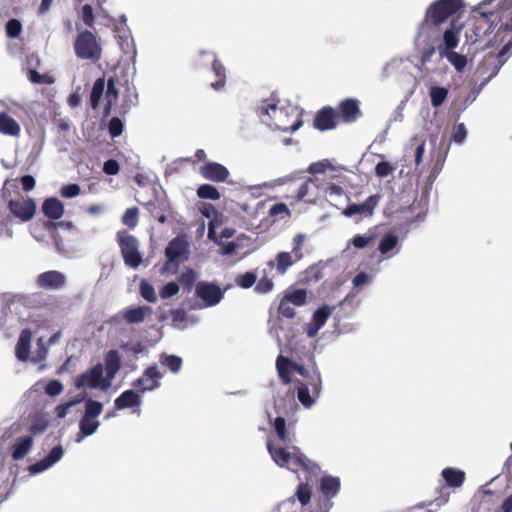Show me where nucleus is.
<instances>
[{
    "instance_id": "nucleus-1",
    "label": "nucleus",
    "mask_w": 512,
    "mask_h": 512,
    "mask_svg": "<svg viewBox=\"0 0 512 512\" xmlns=\"http://www.w3.org/2000/svg\"><path fill=\"white\" fill-rule=\"evenodd\" d=\"M470 32L466 33L467 39L476 43L489 36L495 28L502 24L499 8L496 0H484L471 11Z\"/></svg>"
},
{
    "instance_id": "nucleus-2",
    "label": "nucleus",
    "mask_w": 512,
    "mask_h": 512,
    "mask_svg": "<svg viewBox=\"0 0 512 512\" xmlns=\"http://www.w3.org/2000/svg\"><path fill=\"white\" fill-rule=\"evenodd\" d=\"M267 450L273 461L281 468H286L292 472L303 470L308 475L315 477H318L321 473L320 466L307 458L297 446L276 445L269 440Z\"/></svg>"
},
{
    "instance_id": "nucleus-3",
    "label": "nucleus",
    "mask_w": 512,
    "mask_h": 512,
    "mask_svg": "<svg viewBox=\"0 0 512 512\" xmlns=\"http://www.w3.org/2000/svg\"><path fill=\"white\" fill-rule=\"evenodd\" d=\"M307 171L314 176L301 184L296 194V200L314 202L318 196L316 191H319L320 180H325L324 177L319 175L325 176L326 172L329 171L331 172V178H333L336 167L328 159H323L310 164Z\"/></svg>"
},
{
    "instance_id": "nucleus-4",
    "label": "nucleus",
    "mask_w": 512,
    "mask_h": 512,
    "mask_svg": "<svg viewBox=\"0 0 512 512\" xmlns=\"http://www.w3.org/2000/svg\"><path fill=\"white\" fill-rule=\"evenodd\" d=\"M463 7V0H436L426 9L421 27H438Z\"/></svg>"
},
{
    "instance_id": "nucleus-5",
    "label": "nucleus",
    "mask_w": 512,
    "mask_h": 512,
    "mask_svg": "<svg viewBox=\"0 0 512 512\" xmlns=\"http://www.w3.org/2000/svg\"><path fill=\"white\" fill-rule=\"evenodd\" d=\"M499 8L502 24L497 29L493 40L488 43L503 44L499 56L505 55L512 46V0H496Z\"/></svg>"
},
{
    "instance_id": "nucleus-6",
    "label": "nucleus",
    "mask_w": 512,
    "mask_h": 512,
    "mask_svg": "<svg viewBox=\"0 0 512 512\" xmlns=\"http://www.w3.org/2000/svg\"><path fill=\"white\" fill-rule=\"evenodd\" d=\"M73 48L76 56L82 60L97 62L101 59L100 42L97 36L89 30H84L77 35Z\"/></svg>"
},
{
    "instance_id": "nucleus-7",
    "label": "nucleus",
    "mask_w": 512,
    "mask_h": 512,
    "mask_svg": "<svg viewBox=\"0 0 512 512\" xmlns=\"http://www.w3.org/2000/svg\"><path fill=\"white\" fill-rule=\"evenodd\" d=\"M116 237L125 265L137 269L143 261L138 239L126 230L118 231Z\"/></svg>"
},
{
    "instance_id": "nucleus-8",
    "label": "nucleus",
    "mask_w": 512,
    "mask_h": 512,
    "mask_svg": "<svg viewBox=\"0 0 512 512\" xmlns=\"http://www.w3.org/2000/svg\"><path fill=\"white\" fill-rule=\"evenodd\" d=\"M105 383H107V381L104 377V369L102 363H97L87 371L79 374L74 379V386L77 389L90 388L107 391L111 385H106Z\"/></svg>"
},
{
    "instance_id": "nucleus-9",
    "label": "nucleus",
    "mask_w": 512,
    "mask_h": 512,
    "mask_svg": "<svg viewBox=\"0 0 512 512\" xmlns=\"http://www.w3.org/2000/svg\"><path fill=\"white\" fill-rule=\"evenodd\" d=\"M42 212L49 219L43 223L44 228L52 235L57 227L62 226V222H54L58 220L64 213V206L60 200L51 197L46 199L42 204Z\"/></svg>"
},
{
    "instance_id": "nucleus-10",
    "label": "nucleus",
    "mask_w": 512,
    "mask_h": 512,
    "mask_svg": "<svg viewBox=\"0 0 512 512\" xmlns=\"http://www.w3.org/2000/svg\"><path fill=\"white\" fill-rule=\"evenodd\" d=\"M188 253L187 242L180 237L173 238L165 249V256L167 261L165 263V270L176 271L178 260Z\"/></svg>"
},
{
    "instance_id": "nucleus-11",
    "label": "nucleus",
    "mask_w": 512,
    "mask_h": 512,
    "mask_svg": "<svg viewBox=\"0 0 512 512\" xmlns=\"http://www.w3.org/2000/svg\"><path fill=\"white\" fill-rule=\"evenodd\" d=\"M195 294L204 302L206 307L215 306L224 297V291L212 282H199L196 285Z\"/></svg>"
},
{
    "instance_id": "nucleus-12",
    "label": "nucleus",
    "mask_w": 512,
    "mask_h": 512,
    "mask_svg": "<svg viewBox=\"0 0 512 512\" xmlns=\"http://www.w3.org/2000/svg\"><path fill=\"white\" fill-rule=\"evenodd\" d=\"M336 112L339 123H354L362 116L360 102L354 98L342 100Z\"/></svg>"
},
{
    "instance_id": "nucleus-13",
    "label": "nucleus",
    "mask_w": 512,
    "mask_h": 512,
    "mask_svg": "<svg viewBox=\"0 0 512 512\" xmlns=\"http://www.w3.org/2000/svg\"><path fill=\"white\" fill-rule=\"evenodd\" d=\"M338 124L337 112L331 106H324L318 110L313 120L314 128L321 132L333 130Z\"/></svg>"
},
{
    "instance_id": "nucleus-14",
    "label": "nucleus",
    "mask_w": 512,
    "mask_h": 512,
    "mask_svg": "<svg viewBox=\"0 0 512 512\" xmlns=\"http://www.w3.org/2000/svg\"><path fill=\"white\" fill-rule=\"evenodd\" d=\"M161 378L162 374L157 370L156 366H150L145 369L141 377L132 383V386L140 394H143L146 391L157 388L160 385L159 380Z\"/></svg>"
},
{
    "instance_id": "nucleus-15",
    "label": "nucleus",
    "mask_w": 512,
    "mask_h": 512,
    "mask_svg": "<svg viewBox=\"0 0 512 512\" xmlns=\"http://www.w3.org/2000/svg\"><path fill=\"white\" fill-rule=\"evenodd\" d=\"M10 212L21 221H29L36 212V203L33 199L10 200L8 203Z\"/></svg>"
},
{
    "instance_id": "nucleus-16",
    "label": "nucleus",
    "mask_w": 512,
    "mask_h": 512,
    "mask_svg": "<svg viewBox=\"0 0 512 512\" xmlns=\"http://www.w3.org/2000/svg\"><path fill=\"white\" fill-rule=\"evenodd\" d=\"M333 309V307L328 305H322L313 313L312 319L306 327L308 337L313 338L318 334L319 330L325 325L331 316Z\"/></svg>"
},
{
    "instance_id": "nucleus-17",
    "label": "nucleus",
    "mask_w": 512,
    "mask_h": 512,
    "mask_svg": "<svg viewBox=\"0 0 512 512\" xmlns=\"http://www.w3.org/2000/svg\"><path fill=\"white\" fill-rule=\"evenodd\" d=\"M380 200V196L375 194L369 196L363 203L360 204H350L348 205L343 214L346 217H352L354 215L359 214L361 217H370L375 207L377 206L378 202Z\"/></svg>"
},
{
    "instance_id": "nucleus-18",
    "label": "nucleus",
    "mask_w": 512,
    "mask_h": 512,
    "mask_svg": "<svg viewBox=\"0 0 512 512\" xmlns=\"http://www.w3.org/2000/svg\"><path fill=\"white\" fill-rule=\"evenodd\" d=\"M146 208L151 216L159 223L164 224L168 221V214L171 212L170 202L165 198H155L146 204Z\"/></svg>"
},
{
    "instance_id": "nucleus-19",
    "label": "nucleus",
    "mask_w": 512,
    "mask_h": 512,
    "mask_svg": "<svg viewBox=\"0 0 512 512\" xmlns=\"http://www.w3.org/2000/svg\"><path fill=\"white\" fill-rule=\"evenodd\" d=\"M121 368V356L117 350H109L105 354L103 369L105 371L106 385H112V382Z\"/></svg>"
},
{
    "instance_id": "nucleus-20",
    "label": "nucleus",
    "mask_w": 512,
    "mask_h": 512,
    "mask_svg": "<svg viewBox=\"0 0 512 512\" xmlns=\"http://www.w3.org/2000/svg\"><path fill=\"white\" fill-rule=\"evenodd\" d=\"M200 174L207 180L224 182L229 176V171L220 163L206 162L200 167Z\"/></svg>"
},
{
    "instance_id": "nucleus-21",
    "label": "nucleus",
    "mask_w": 512,
    "mask_h": 512,
    "mask_svg": "<svg viewBox=\"0 0 512 512\" xmlns=\"http://www.w3.org/2000/svg\"><path fill=\"white\" fill-rule=\"evenodd\" d=\"M142 404V394L135 388L125 390L114 401V407L117 410L127 408H139Z\"/></svg>"
},
{
    "instance_id": "nucleus-22",
    "label": "nucleus",
    "mask_w": 512,
    "mask_h": 512,
    "mask_svg": "<svg viewBox=\"0 0 512 512\" xmlns=\"http://www.w3.org/2000/svg\"><path fill=\"white\" fill-rule=\"evenodd\" d=\"M36 284L46 290L59 289L64 285V274L55 270L43 272L37 277Z\"/></svg>"
},
{
    "instance_id": "nucleus-23",
    "label": "nucleus",
    "mask_w": 512,
    "mask_h": 512,
    "mask_svg": "<svg viewBox=\"0 0 512 512\" xmlns=\"http://www.w3.org/2000/svg\"><path fill=\"white\" fill-rule=\"evenodd\" d=\"M460 29L461 27H457L454 22H451L450 27L444 31L443 41L437 46L440 55L442 52L452 51L458 46Z\"/></svg>"
},
{
    "instance_id": "nucleus-24",
    "label": "nucleus",
    "mask_w": 512,
    "mask_h": 512,
    "mask_svg": "<svg viewBox=\"0 0 512 512\" xmlns=\"http://www.w3.org/2000/svg\"><path fill=\"white\" fill-rule=\"evenodd\" d=\"M63 455L62 447L56 446L54 447L50 453L43 459L37 461L29 467L31 473H40L49 467H51L54 463L59 461Z\"/></svg>"
},
{
    "instance_id": "nucleus-25",
    "label": "nucleus",
    "mask_w": 512,
    "mask_h": 512,
    "mask_svg": "<svg viewBox=\"0 0 512 512\" xmlns=\"http://www.w3.org/2000/svg\"><path fill=\"white\" fill-rule=\"evenodd\" d=\"M150 314H152V308L144 305L128 308L123 311L122 316L127 324H139L142 323Z\"/></svg>"
},
{
    "instance_id": "nucleus-26",
    "label": "nucleus",
    "mask_w": 512,
    "mask_h": 512,
    "mask_svg": "<svg viewBox=\"0 0 512 512\" xmlns=\"http://www.w3.org/2000/svg\"><path fill=\"white\" fill-rule=\"evenodd\" d=\"M29 420H30L29 431L33 435L43 433L47 429L49 422H50L48 413L44 412L43 410H37V411L31 413L29 416Z\"/></svg>"
},
{
    "instance_id": "nucleus-27",
    "label": "nucleus",
    "mask_w": 512,
    "mask_h": 512,
    "mask_svg": "<svg viewBox=\"0 0 512 512\" xmlns=\"http://www.w3.org/2000/svg\"><path fill=\"white\" fill-rule=\"evenodd\" d=\"M32 339V333L29 329H24L21 331L15 353L16 357L20 361H26L29 358L30 353V344Z\"/></svg>"
},
{
    "instance_id": "nucleus-28",
    "label": "nucleus",
    "mask_w": 512,
    "mask_h": 512,
    "mask_svg": "<svg viewBox=\"0 0 512 512\" xmlns=\"http://www.w3.org/2000/svg\"><path fill=\"white\" fill-rule=\"evenodd\" d=\"M211 55L212 57V70L217 78L215 82L211 83V87L215 90H220L225 86L226 73L223 64L216 58L214 53L202 51L201 55Z\"/></svg>"
},
{
    "instance_id": "nucleus-29",
    "label": "nucleus",
    "mask_w": 512,
    "mask_h": 512,
    "mask_svg": "<svg viewBox=\"0 0 512 512\" xmlns=\"http://www.w3.org/2000/svg\"><path fill=\"white\" fill-rule=\"evenodd\" d=\"M20 132L21 128L18 122L6 112H0V133L17 137Z\"/></svg>"
},
{
    "instance_id": "nucleus-30",
    "label": "nucleus",
    "mask_w": 512,
    "mask_h": 512,
    "mask_svg": "<svg viewBox=\"0 0 512 512\" xmlns=\"http://www.w3.org/2000/svg\"><path fill=\"white\" fill-rule=\"evenodd\" d=\"M333 178H331V172H326L324 178L325 180H320L319 183V191H322L324 194L328 195H342L344 194V189L333 182L334 179L339 178L338 170L336 169V172L334 173ZM323 177V175H320Z\"/></svg>"
},
{
    "instance_id": "nucleus-31",
    "label": "nucleus",
    "mask_w": 512,
    "mask_h": 512,
    "mask_svg": "<svg viewBox=\"0 0 512 512\" xmlns=\"http://www.w3.org/2000/svg\"><path fill=\"white\" fill-rule=\"evenodd\" d=\"M33 445L31 436L19 437L11 447V456L14 460L23 459L30 451Z\"/></svg>"
},
{
    "instance_id": "nucleus-32",
    "label": "nucleus",
    "mask_w": 512,
    "mask_h": 512,
    "mask_svg": "<svg viewBox=\"0 0 512 512\" xmlns=\"http://www.w3.org/2000/svg\"><path fill=\"white\" fill-rule=\"evenodd\" d=\"M296 262L298 260L290 252H279L275 261H270L268 264L271 267L275 266L277 273L283 275Z\"/></svg>"
},
{
    "instance_id": "nucleus-33",
    "label": "nucleus",
    "mask_w": 512,
    "mask_h": 512,
    "mask_svg": "<svg viewBox=\"0 0 512 512\" xmlns=\"http://www.w3.org/2000/svg\"><path fill=\"white\" fill-rule=\"evenodd\" d=\"M293 361L289 358L279 355L276 360V369L281 382L285 385L291 383V373L293 372Z\"/></svg>"
},
{
    "instance_id": "nucleus-34",
    "label": "nucleus",
    "mask_w": 512,
    "mask_h": 512,
    "mask_svg": "<svg viewBox=\"0 0 512 512\" xmlns=\"http://www.w3.org/2000/svg\"><path fill=\"white\" fill-rule=\"evenodd\" d=\"M340 479L334 476H324L320 482V491L327 498L331 499L339 492Z\"/></svg>"
},
{
    "instance_id": "nucleus-35",
    "label": "nucleus",
    "mask_w": 512,
    "mask_h": 512,
    "mask_svg": "<svg viewBox=\"0 0 512 512\" xmlns=\"http://www.w3.org/2000/svg\"><path fill=\"white\" fill-rule=\"evenodd\" d=\"M100 422L97 419L82 416L79 421V433L76 441L79 442L82 438L92 435L99 427Z\"/></svg>"
},
{
    "instance_id": "nucleus-36",
    "label": "nucleus",
    "mask_w": 512,
    "mask_h": 512,
    "mask_svg": "<svg viewBox=\"0 0 512 512\" xmlns=\"http://www.w3.org/2000/svg\"><path fill=\"white\" fill-rule=\"evenodd\" d=\"M442 477L449 487H460L465 481V473L454 468H445L442 470Z\"/></svg>"
},
{
    "instance_id": "nucleus-37",
    "label": "nucleus",
    "mask_w": 512,
    "mask_h": 512,
    "mask_svg": "<svg viewBox=\"0 0 512 512\" xmlns=\"http://www.w3.org/2000/svg\"><path fill=\"white\" fill-rule=\"evenodd\" d=\"M313 478L316 477L309 475L306 478L305 482H302L298 485L297 490L295 492V496L297 497L302 506H306L311 500V483L313 482Z\"/></svg>"
},
{
    "instance_id": "nucleus-38",
    "label": "nucleus",
    "mask_w": 512,
    "mask_h": 512,
    "mask_svg": "<svg viewBox=\"0 0 512 512\" xmlns=\"http://www.w3.org/2000/svg\"><path fill=\"white\" fill-rule=\"evenodd\" d=\"M399 246V238L397 235L392 233L385 234L378 245V250L384 256H390L389 253L392 252Z\"/></svg>"
},
{
    "instance_id": "nucleus-39",
    "label": "nucleus",
    "mask_w": 512,
    "mask_h": 512,
    "mask_svg": "<svg viewBox=\"0 0 512 512\" xmlns=\"http://www.w3.org/2000/svg\"><path fill=\"white\" fill-rule=\"evenodd\" d=\"M274 429L281 445L290 444L292 442V437L286 429V421L283 417L278 416L275 418Z\"/></svg>"
},
{
    "instance_id": "nucleus-40",
    "label": "nucleus",
    "mask_w": 512,
    "mask_h": 512,
    "mask_svg": "<svg viewBox=\"0 0 512 512\" xmlns=\"http://www.w3.org/2000/svg\"><path fill=\"white\" fill-rule=\"evenodd\" d=\"M118 89L115 85L114 78H109L107 82V90H106V104H105V115H108L111 111L112 105L117 101L118 99Z\"/></svg>"
},
{
    "instance_id": "nucleus-41",
    "label": "nucleus",
    "mask_w": 512,
    "mask_h": 512,
    "mask_svg": "<svg viewBox=\"0 0 512 512\" xmlns=\"http://www.w3.org/2000/svg\"><path fill=\"white\" fill-rule=\"evenodd\" d=\"M429 96L432 106L438 108L445 102L448 96V89L440 86H431Z\"/></svg>"
},
{
    "instance_id": "nucleus-42",
    "label": "nucleus",
    "mask_w": 512,
    "mask_h": 512,
    "mask_svg": "<svg viewBox=\"0 0 512 512\" xmlns=\"http://www.w3.org/2000/svg\"><path fill=\"white\" fill-rule=\"evenodd\" d=\"M297 384V397L301 404L307 408L311 407L315 402V397L309 393V387L306 383L298 380Z\"/></svg>"
},
{
    "instance_id": "nucleus-43",
    "label": "nucleus",
    "mask_w": 512,
    "mask_h": 512,
    "mask_svg": "<svg viewBox=\"0 0 512 512\" xmlns=\"http://www.w3.org/2000/svg\"><path fill=\"white\" fill-rule=\"evenodd\" d=\"M441 57L447 58V60L455 67L458 72L464 70L467 65L466 56L459 54L455 51L442 52Z\"/></svg>"
},
{
    "instance_id": "nucleus-44",
    "label": "nucleus",
    "mask_w": 512,
    "mask_h": 512,
    "mask_svg": "<svg viewBox=\"0 0 512 512\" xmlns=\"http://www.w3.org/2000/svg\"><path fill=\"white\" fill-rule=\"evenodd\" d=\"M105 81L104 78L97 79L92 87L90 94V105L93 109H96L99 105L100 99L104 93Z\"/></svg>"
},
{
    "instance_id": "nucleus-45",
    "label": "nucleus",
    "mask_w": 512,
    "mask_h": 512,
    "mask_svg": "<svg viewBox=\"0 0 512 512\" xmlns=\"http://www.w3.org/2000/svg\"><path fill=\"white\" fill-rule=\"evenodd\" d=\"M197 196L201 199L219 200L221 195L218 189L211 184H202L197 188Z\"/></svg>"
},
{
    "instance_id": "nucleus-46",
    "label": "nucleus",
    "mask_w": 512,
    "mask_h": 512,
    "mask_svg": "<svg viewBox=\"0 0 512 512\" xmlns=\"http://www.w3.org/2000/svg\"><path fill=\"white\" fill-rule=\"evenodd\" d=\"M377 235L375 231L369 230L366 234L361 235L357 234L355 235L351 243L355 248L362 249L366 246H369L373 241L376 239Z\"/></svg>"
},
{
    "instance_id": "nucleus-47",
    "label": "nucleus",
    "mask_w": 512,
    "mask_h": 512,
    "mask_svg": "<svg viewBox=\"0 0 512 512\" xmlns=\"http://www.w3.org/2000/svg\"><path fill=\"white\" fill-rule=\"evenodd\" d=\"M103 411V404L91 398L85 401L84 416L96 419Z\"/></svg>"
},
{
    "instance_id": "nucleus-48",
    "label": "nucleus",
    "mask_w": 512,
    "mask_h": 512,
    "mask_svg": "<svg viewBox=\"0 0 512 512\" xmlns=\"http://www.w3.org/2000/svg\"><path fill=\"white\" fill-rule=\"evenodd\" d=\"M161 363L166 366L171 372L177 373L180 371L183 361L182 358L176 355H161Z\"/></svg>"
},
{
    "instance_id": "nucleus-49",
    "label": "nucleus",
    "mask_w": 512,
    "mask_h": 512,
    "mask_svg": "<svg viewBox=\"0 0 512 512\" xmlns=\"http://www.w3.org/2000/svg\"><path fill=\"white\" fill-rule=\"evenodd\" d=\"M306 240V235L303 233H298L293 237L292 240V251L290 252L296 260L300 261L303 254V246Z\"/></svg>"
},
{
    "instance_id": "nucleus-50",
    "label": "nucleus",
    "mask_w": 512,
    "mask_h": 512,
    "mask_svg": "<svg viewBox=\"0 0 512 512\" xmlns=\"http://www.w3.org/2000/svg\"><path fill=\"white\" fill-rule=\"evenodd\" d=\"M256 280V273L249 271L238 275L235 279V283L241 288L248 289L256 283Z\"/></svg>"
},
{
    "instance_id": "nucleus-51",
    "label": "nucleus",
    "mask_w": 512,
    "mask_h": 512,
    "mask_svg": "<svg viewBox=\"0 0 512 512\" xmlns=\"http://www.w3.org/2000/svg\"><path fill=\"white\" fill-rule=\"evenodd\" d=\"M140 294L147 302L155 303L157 301L154 287L145 280L140 283Z\"/></svg>"
},
{
    "instance_id": "nucleus-52",
    "label": "nucleus",
    "mask_w": 512,
    "mask_h": 512,
    "mask_svg": "<svg viewBox=\"0 0 512 512\" xmlns=\"http://www.w3.org/2000/svg\"><path fill=\"white\" fill-rule=\"evenodd\" d=\"M122 223L129 228H135L138 224V208H128L122 216Z\"/></svg>"
},
{
    "instance_id": "nucleus-53",
    "label": "nucleus",
    "mask_w": 512,
    "mask_h": 512,
    "mask_svg": "<svg viewBox=\"0 0 512 512\" xmlns=\"http://www.w3.org/2000/svg\"><path fill=\"white\" fill-rule=\"evenodd\" d=\"M284 298L288 299V301L295 306H301L306 302L307 292L304 289H297L285 295Z\"/></svg>"
},
{
    "instance_id": "nucleus-54",
    "label": "nucleus",
    "mask_w": 512,
    "mask_h": 512,
    "mask_svg": "<svg viewBox=\"0 0 512 512\" xmlns=\"http://www.w3.org/2000/svg\"><path fill=\"white\" fill-rule=\"evenodd\" d=\"M269 216L271 217H279V218H284V217H290L291 216V212L290 210L288 209L287 205L285 203H276L274 205H272L269 209V212H268Z\"/></svg>"
},
{
    "instance_id": "nucleus-55",
    "label": "nucleus",
    "mask_w": 512,
    "mask_h": 512,
    "mask_svg": "<svg viewBox=\"0 0 512 512\" xmlns=\"http://www.w3.org/2000/svg\"><path fill=\"white\" fill-rule=\"evenodd\" d=\"M278 313L279 315L292 319L295 317V310L292 307V303L288 301V299H285L284 297L281 299L278 307Z\"/></svg>"
},
{
    "instance_id": "nucleus-56",
    "label": "nucleus",
    "mask_w": 512,
    "mask_h": 512,
    "mask_svg": "<svg viewBox=\"0 0 512 512\" xmlns=\"http://www.w3.org/2000/svg\"><path fill=\"white\" fill-rule=\"evenodd\" d=\"M22 31V24L18 19H10L6 23V34L10 38H17Z\"/></svg>"
},
{
    "instance_id": "nucleus-57",
    "label": "nucleus",
    "mask_w": 512,
    "mask_h": 512,
    "mask_svg": "<svg viewBox=\"0 0 512 512\" xmlns=\"http://www.w3.org/2000/svg\"><path fill=\"white\" fill-rule=\"evenodd\" d=\"M179 292V285L174 282H168L159 291V295L162 299H168L175 296Z\"/></svg>"
},
{
    "instance_id": "nucleus-58",
    "label": "nucleus",
    "mask_w": 512,
    "mask_h": 512,
    "mask_svg": "<svg viewBox=\"0 0 512 512\" xmlns=\"http://www.w3.org/2000/svg\"><path fill=\"white\" fill-rule=\"evenodd\" d=\"M80 17L82 21L88 26L93 27L95 22V16L93 13V8L90 4H85L80 12Z\"/></svg>"
},
{
    "instance_id": "nucleus-59",
    "label": "nucleus",
    "mask_w": 512,
    "mask_h": 512,
    "mask_svg": "<svg viewBox=\"0 0 512 512\" xmlns=\"http://www.w3.org/2000/svg\"><path fill=\"white\" fill-rule=\"evenodd\" d=\"M123 122L118 117H113L108 124L109 134L115 138L122 134L123 132Z\"/></svg>"
},
{
    "instance_id": "nucleus-60",
    "label": "nucleus",
    "mask_w": 512,
    "mask_h": 512,
    "mask_svg": "<svg viewBox=\"0 0 512 512\" xmlns=\"http://www.w3.org/2000/svg\"><path fill=\"white\" fill-rule=\"evenodd\" d=\"M274 283L272 279L264 276L262 277L255 286V291L260 294H266L272 291Z\"/></svg>"
},
{
    "instance_id": "nucleus-61",
    "label": "nucleus",
    "mask_w": 512,
    "mask_h": 512,
    "mask_svg": "<svg viewBox=\"0 0 512 512\" xmlns=\"http://www.w3.org/2000/svg\"><path fill=\"white\" fill-rule=\"evenodd\" d=\"M394 169L395 168L389 162L382 161L377 163L375 167V174L380 178H384L392 174Z\"/></svg>"
},
{
    "instance_id": "nucleus-62",
    "label": "nucleus",
    "mask_w": 512,
    "mask_h": 512,
    "mask_svg": "<svg viewBox=\"0 0 512 512\" xmlns=\"http://www.w3.org/2000/svg\"><path fill=\"white\" fill-rule=\"evenodd\" d=\"M42 300H44V296L41 293H37L27 297L16 298V304L23 303L35 307L38 306Z\"/></svg>"
},
{
    "instance_id": "nucleus-63",
    "label": "nucleus",
    "mask_w": 512,
    "mask_h": 512,
    "mask_svg": "<svg viewBox=\"0 0 512 512\" xmlns=\"http://www.w3.org/2000/svg\"><path fill=\"white\" fill-rule=\"evenodd\" d=\"M308 379V387H311V391L314 397H318L321 392L322 381L319 373H316L314 376H311Z\"/></svg>"
},
{
    "instance_id": "nucleus-64",
    "label": "nucleus",
    "mask_w": 512,
    "mask_h": 512,
    "mask_svg": "<svg viewBox=\"0 0 512 512\" xmlns=\"http://www.w3.org/2000/svg\"><path fill=\"white\" fill-rule=\"evenodd\" d=\"M63 390V385L59 380H51L45 386V392L47 395L54 397L59 395Z\"/></svg>"
}]
</instances>
